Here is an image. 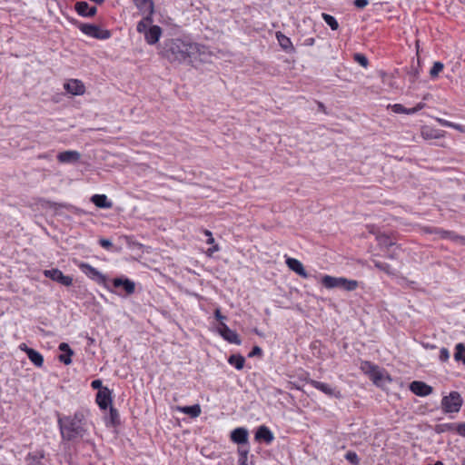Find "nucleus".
<instances>
[{"instance_id": "nucleus-1", "label": "nucleus", "mask_w": 465, "mask_h": 465, "mask_svg": "<svg viewBox=\"0 0 465 465\" xmlns=\"http://www.w3.org/2000/svg\"><path fill=\"white\" fill-rule=\"evenodd\" d=\"M89 411L84 409L76 410L74 414L64 415L59 412L57 416V426L60 431L62 441L77 443L80 441L89 443Z\"/></svg>"}, {"instance_id": "nucleus-2", "label": "nucleus", "mask_w": 465, "mask_h": 465, "mask_svg": "<svg viewBox=\"0 0 465 465\" xmlns=\"http://www.w3.org/2000/svg\"><path fill=\"white\" fill-rule=\"evenodd\" d=\"M202 48L203 46L196 43L175 38L166 40L161 53L170 63L193 65L195 62L202 61Z\"/></svg>"}, {"instance_id": "nucleus-3", "label": "nucleus", "mask_w": 465, "mask_h": 465, "mask_svg": "<svg viewBox=\"0 0 465 465\" xmlns=\"http://www.w3.org/2000/svg\"><path fill=\"white\" fill-rule=\"evenodd\" d=\"M321 282L327 289L340 288L348 292H352L359 286V282L356 280H350L344 277H333L331 275L322 276Z\"/></svg>"}, {"instance_id": "nucleus-4", "label": "nucleus", "mask_w": 465, "mask_h": 465, "mask_svg": "<svg viewBox=\"0 0 465 465\" xmlns=\"http://www.w3.org/2000/svg\"><path fill=\"white\" fill-rule=\"evenodd\" d=\"M74 25L85 35L98 40H106L112 36L110 30L102 29L94 24H86L75 20Z\"/></svg>"}, {"instance_id": "nucleus-5", "label": "nucleus", "mask_w": 465, "mask_h": 465, "mask_svg": "<svg viewBox=\"0 0 465 465\" xmlns=\"http://www.w3.org/2000/svg\"><path fill=\"white\" fill-rule=\"evenodd\" d=\"M463 404L461 395L458 391H450L449 395L441 399V410L445 414L457 413L460 411Z\"/></svg>"}, {"instance_id": "nucleus-6", "label": "nucleus", "mask_w": 465, "mask_h": 465, "mask_svg": "<svg viewBox=\"0 0 465 465\" xmlns=\"http://www.w3.org/2000/svg\"><path fill=\"white\" fill-rule=\"evenodd\" d=\"M78 268L81 270L83 273H84L89 279L93 280L99 285L104 286L107 290H110V286L108 284L107 276L99 272L96 268L93 267L91 264L87 262H80L78 264Z\"/></svg>"}, {"instance_id": "nucleus-7", "label": "nucleus", "mask_w": 465, "mask_h": 465, "mask_svg": "<svg viewBox=\"0 0 465 465\" xmlns=\"http://www.w3.org/2000/svg\"><path fill=\"white\" fill-rule=\"evenodd\" d=\"M112 285L114 289L110 287L109 291L112 292H115L118 295H122V293L118 291L120 289L124 291L125 295H131L135 292L134 282L125 276H120L113 279Z\"/></svg>"}, {"instance_id": "nucleus-8", "label": "nucleus", "mask_w": 465, "mask_h": 465, "mask_svg": "<svg viewBox=\"0 0 465 465\" xmlns=\"http://www.w3.org/2000/svg\"><path fill=\"white\" fill-rule=\"evenodd\" d=\"M303 381H305L308 384H310L313 388L319 390L320 391H322V393H324L325 395H327L329 397L335 398V399L342 398V394L337 387H332L331 385H330L328 383L318 381L316 380H312L309 377L308 373L306 374V377L303 379Z\"/></svg>"}, {"instance_id": "nucleus-9", "label": "nucleus", "mask_w": 465, "mask_h": 465, "mask_svg": "<svg viewBox=\"0 0 465 465\" xmlns=\"http://www.w3.org/2000/svg\"><path fill=\"white\" fill-rule=\"evenodd\" d=\"M44 275L64 286H71L73 284V278L69 275H64L59 269L45 270Z\"/></svg>"}, {"instance_id": "nucleus-10", "label": "nucleus", "mask_w": 465, "mask_h": 465, "mask_svg": "<svg viewBox=\"0 0 465 465\" xmlns=\"http://www.w3.org/2000/svg\"><path fill=\"white\" fill-rule=\"evenodd\" d=\"M217 332L229 343L240 345L242 341L235 331L231 330L224 322H220Z\"/></svg>"}, {"instance_id": "nucleus-11", "label": "nucleus", "mask_w": 465, "mask_h": 465, "mask_svg": "<svg viewBox=\"0 0 465 465\" xmlns=\"http://www.w3.org/2000/svg\"><path fill=\"white\" fill-rule=\"evenodd\" d=\"M95 401L102 411H106L113 406L112 391L109 388H104L101 391H97Z\"/></svg>"}, {"instance_id": "nucleus-12", "label": "nucleus", "mask_w": 465, "mask_h": 465, "mask_svg": "<svg viewBox=\"0 0 465 465\" xmlns=\"http://www.w3.org/2000/svg\"><path fill=\"white\" fill-rule=\"evenodd\" d=\"M230 440L238 445H248L249 431L244 427H238L231 431Z\"/></svg>"}, {"instance_id": "nucleus-13", "label": "nucleus", "mask_w": 465, "mask_h": 465, "mask_svg": "<svg viewBox=\"0 0 465 465\" xmlns=\"http://www.w3.org/2000/svg\"><path fill=\"white\" fill-rule=\"evenodd\" d=\"M410 391L417 396L425 397L430 395L433 389L424 381H414L410 383Z\"/></svg>"}, {"instance_id": "nucleus-14", "label": "nucleus", "mask_w": 465, "mask_h": 465, "mask_svg": "<svg viewBox=\"0 0 465 465\" xmlns=\"http://www.w3.org/2000/svg\"><path fill=\"white\" fill-rule=\"evenodd\" d=\"M74 10L76 13L83 17H93L97 13L95 6H91L85 1H79L74 4Z\"/></svg>"}, {"instance_id": "nucleus-15", "label": "nucleus", "mask_w": 465, "mask_h": 465, "mask_svg": "<svg viewBox=\"0 0 465 465\" xmlns=\"http://www.w3.org/2000/svg\"><path fill=\"white\" fill-rule=\"evenodd\" d=\"M254 438L256 441L264 442L266 444L272 443L274 440L272 432L265 425H261L257 428Z\"/></svg>"}, {"instance_id": "nucleus-16", "label": "nucleus", "mask_w": 465, "mask_h": 465, "mask_svg": "<svg viewBox=\"0 0 465 465\" xmlns=\"http://www.w3.org/2000/svg\"><path fill=\"white\" fill-rule=\"evenodd\" d=\"M285 262L289 269L297 273L299 276L304 279L309 278L310 274L307 272L303 264L299 260L289 257L286 259Z\"/></svg>"}, {"instance_id": "nucleus-17", "label": "nucleus", "mask_w": 465, "mask_h": 465, "mask_svg": "<svg viewBox=\"0 0 465 465\" xmlns=\"http://www.w3.org/2000/svg\"><path fill=\"white\" fill-rule=\"evenodd\" d=\"M162 33L163 30L159 25H151L144 34V39L148 45H155L159 41Z\"/></svg>"}, {"instance_id": "nucleus-18", "label": "nucleus", "mask_w": 465, "mask_h": 465, "mask_svg": "<svg viewBox=\"0 0 465 465\" xmlns=\"http://www.w3.org/2000/svg\"><path fill=\"white\" fill-rule=\"evenodd\" d=\"M64 89L71 94L81 95L84 93L85 87L82 81L77 79H71L64 84Z\"/></svg>"}, {"instance_id": "nucleus-19", "label": "nucleus", "mask_w": 465, "mask_h": 465, "mask_svg": "<svg viewBox=\"0 0 465 465\" xmlns=\"http://www.w3.org/2000/svg\"><path fill=\"white\" fill-rule=\"evenodd\" d=\"M45 458V451L44 450H36L28 452L25 458L26 465H44L43 460Z\"/></svg>"}, {"instance_id": "nucleus-20", "label": "nucleus", "mask_w": 465, "mask_h": 465, "mask_svg": "<svg viewBox=\"0 0 465 465\" xmlns=\"http://www.w3.org/2000/svg\"><path fill=\"white\" fill-rule=\"evenodd\" d=\"M427 232L430 233L437 234L441 239H450L452 241H457L459 239H460V240L464 239L463 237L456 234L452 231H447V230H444V229L439 228V227L429 228V229H427Z\"/></svg>"}, {"instance_id": "nucleus-21", "label": "nucleus", "mask_w": 465, "mask_h": 465, "mask_svg": "<svg viewBox=\"0 0 465 465\" xmlns=\"http://www.w3.org/2000/svg\"><path fill=\"white\" fill-rule=\"evenodd\" d=\"M81 157L77 151H64L57 154V160L63 163H73L79 161Z\"/></svg>"}, {"instance_id": "nucleus-22", "label": "nucleus", "mask_w": 465, "mask_h": 465, "mask_svg": "<svg viewBox=\"0 0 465 465\" xmlns=\"http://www.w3.org/2000/svg\"><path fill=\"white\" fill-rule=\"evenodd\" d=\"M134 5L143 15H153L154 11L153 0H133Z\"/></svg>"}, {"instance_id": "nucleus-23", "label": "nucleus", "mask_w": 465, "mask_h": 465, "mask_svg": "<svg viewBox=\"0 0 465 465\" xmlns=\"http://www.w3.org/2000/svg\"><path fill=\"white\" fill-rule=\"evenodd\" d=\"M91 202L98 208L109 209L113 206L112 202L105 194H94L91 197Z\"/></svg>"}, {"instance_id": "nucleus-24", "label": "nucleus", "mask_w": 465, "mask_h": 465, "mask_svg": "<svg viewBox=\"0 0 465 465\" xmlns=\"http://www.w3.org/2000/svg\"><path fill=\"white\" fill-rule=\"evenodd\" d=\"M276 38L280 46L287 53H293L295 51L291 39L281 32L276 33Z\"/></svg>"}, {"instance_id": "nucleus-25", "label": "nucleus", "mask_w": 465, "mask_h": 465, "mask_svg": "<svg viewBox=\"0 0 465 465\" xmlns=\"http://www.w3.org/2000/svg\"><path fill=\"white\" fill-rule=\"evenodd\" d=\"M458 423H440L436 424L434 427V431L437 434H441L445 432H456L458 434Z\"/></svg>"}, {"instance_id": "nucleus-26", "label": "nucleus", "mask_w": 465, "mask_h": 465, "mask_svg": "<svg viewBox=\"0 0 465 465\" xmlns=\"http://www.w3.org/2000/svg\"><path fill=\"white\" fill-rule=\"evenodd\" d=\"M49 206L55 211H57L59 208H64L67 211H69L74 214H77V215L84 213V212L82 209H80L76 206H74L72 204H69V203H54V202H52V203L49 202Z\"/></svg>"}, {"instance_id": "nucleus-27", "label": "nucleus", "mask_w": 465, "mask_h": 465, "mask_svg": "<svg viewBox=\"0 0 465 465\" xmlns=\"http://www.w3.org/2000/svg\"><path fill=\"white\" fill-rule=\"evenodd\" d=\"M177 410L184 414L189 415L192 418H197L201 414V407L199 404H194L191 406H180L177 407Z\"/></svg>"}, {"instance_id": "nucleus-28", "label": "nucleus", "mask_w": 465, "mask_h": 465, "mask_svg": "<svg viewBox=\"0 0 465 465\" xmlns=\"http://www.w3.org/2000/svg\"><path fill=\"white\" fill-rule=\"evenodd\" d=\"M108 409L109 415L106 418V426L116 427L120 425L121 421L118 411L113 406L109 407Z\"/></svg>"}, {"instance_id": "nucleus-29", "label": "nucleus", "mask_w": 465, "mask_h": 465, "mask_svg": "<svg viewBox=\"0 0 465 465\" xmlns=\"http://www.w3.org/2000/svg\"><path fill=\"white\" fill-rule=\"evenodd\" d=\"M229 364L232 365L236 370L241 371L244 367L245 359L241 354H232L228 358Z\"/></svg>"}, {"instance_id": "nucleus-30", "label": "nucleus", "mask_w": 465, "mask_h": 465, "mask_svg": "<svg viewBox=\"0 0 465 465\" xmlns=\"http://www.w3.org/2000/svg\"><path fill=\"white\" fill-rule=\"evenodd\" d=\"M27 357L30 360V361L36 367L40 368L44 365L43 355L39 351H35V349L28 351Z\"/></svg>"}, {"instance_id": "nucleus-31", "label": "nucleus", "mask_w": 465, "mask_h": 465, "mask_svg": "<svg viewBox=\"0 0 465 465\" xmlns=\"http://www.w3.org/2000/svg\"><path fill=\"white\" fill-rule=\"evenodd\" d=\"M454 360L465 365V345L461 342L455 345Z\"/></svg>"}, {"instance_id": "nucleus-32", "label": "nucleus", "mask_w": 465, "mask_h": 465, "mask_svg": "<svg viewBox=\"0 0 465 465\" xmlns=\"http://www.w3.org/2000/svg\"><path fill=\"white\" fill-rule=\"evenodd\" d=\"M144 18L143 20H141L140 22H138L137 24V26H136V30L138 33L140 34H145V32L148 30V25L150 24H152L153 22V19H152V15H144Z\"/></svg>"}, {"instance_id": "nucleus-33", "label": "nucleus", "mask_w": 465, "mask_h": 465, "mask_svg": "<svg viewBox=\"0 0 465 465\" xmlns=\"http://www.w3.org/2000/svg\"><path fill=\"white\" fill-rule=\"evenodd\" d=\"M205 234L208 236L206 243L211 244L212 246L207 250V254L211 256L213 252H218L220 248L219 245L215 243L214 238L213 237L212 232L210 231L206 230Z\"/></svg>"}, {"instance_id": "nucleus-34", "label": "nucleus", "mask_w": 465, "mask_h": 465, "mask_svg": "<svg viewBox=\"0 0 465 465\" xmlns=\"http://www.w3.org/2000/svg\"><path fill=\"white\" fill-rule=\"evenodd\" d=\"M322 17L323 21L331 27V30H337L339 28V23L333 15L322 13Z\"/></svg>"}, {"instance_id": "nucleus-35", "label": "nucleus", "mask_w": 465, "mask_h": 465, "mask_svg": "<svg viewBox=\"0 0 465 465\" xmlns=\"http://www.w3.org/2000/svg\"><path fill=\"white\" fill-rule=\"evenodd\" d=\"M373 263H374V266L384 272L385 273L389 274V275H394L395 274V272L391 269V266L387 263V262H380V261H373Z\"/></svg>"}, {"instance_id": "nucleus-36", "label": "nucleus", "mask_w": 465, "mask_h": 465, "mask_svg": "<svg viewBox=\"0 0 465 465\" xmlns=\"http://www.w3.org/2000/svg\"><path fill=\"white\" fill-rule=\"evenodd\" d=\"M248 454H249V448H238V464L239 465H248Z\"/></svg>"}, {"instance_id": "nucleus-37", "label": "nucleus", "mask_w": 465, "mask_h": 465, "mask_svg": "<svg viewBox=\"0 0 465 465\" xmlns=\"http://www.w3.org/2000/svg\"><path fill=\"white\" fill-rule=\"evenodd\" d=\"M444 64L441 62H434L432 67L430 70V76L431 79H436L440 73L442 72Z\"/></svg>"}, {"instance_id": "nucleus-38", "label": "nucleus", "mask_w": 465, "mask_h": 465, "mask_svg": "<svg viewBox=\"0 0 465 465\" xmlns=\"http://www.w3.org/2000/svg\"><path fill=\"white\" fill-rule=\"evenodd\" d=\"M377 365H375L374 363L369 361H364L361 362V370L365 373L367 374L368 376L371 375V373H372L375 369H377Z\"/></svg>"}, {"instance_id": "nucleus-39", "label": "nucleus", "mask_w": 465, "mask_h": 465, "mask_svg": "<svg viewBox=\"0 0 465 465\" xmlns=\"http://www.w3.org/2000/svg\"><path fill=\"white\" fill-rule=\"evenodd\" d=\"M344 458L346 460H348L351 464H353V465H359L360 461H361L359 456L353 450H348L345 453Z\"/></svg>"}, {"instance_id": "nucleus-40", "label": "nucleus", "mask_w": 465, "mask_h": 465, "mask_svg": "<svg viewBox=\"0 0 465 465\" xmlns=\"http://www.w3.org/2000/svg\"><path fill=\"white\" fill-rule=\"evenodd\" d=\"M436 121L441 126L450 127V128H453V129L458 130V131H462V125H460L459 124H455V123H452V122H450V121H447V120L441 119V118H436Z\"/></svg>"}, {"instance_id": "nucleus-41", "label": "nucleus", "mask_w": 465, "mask_h": 465, "mask_svg": "<svg viewBox=\"0 0 465 465\" xmlns=\"http://www.w3.org/2000/svg\"><path fill=\"white\" fill-rule=\"evenodd\" d=\"M353 60L364 68H367L369 65V60L363 54L355 53L353 54Z\"/></svg>"}, {"instance_id": "nucleus-42", "label": "nucleus", "mask_w": 465, "mask_h": 465, "mask_svg": "<svg viewBox=\"0 0 465 465\" xmlns=\"http://www.w3.org/2000/svg\"><path fill=\"white\" fill-rule=\"evenodd\" d=\"M369 378L372 381V382L375 385H377V386L380 385L381 381L383 379V374L381 371V370L379 369V366L377 367V369H375V371L372 373H371Z\"/></svg>"}, {"instance_id": "nucleus-43", "label": "nucleus", "mask_w": 465, "mask_h": 465, "mask_svg": "<svg viewBox=\"0 0 465 465\" xmlns=\"http://www.w3.org/2000/svg\"><path fill=\"white\" fill-rule=\"evenodd\" d=\"M379 242L387 248L394 245V242L390 239V237L386 234H381L377 237Z\"/></svg>"}, {"instance_id": "nucleus-44", "label": "nucleus", "mask_w": 465, "mask_h": 465, "mask_svg": "<svg viewBox=\"0 0 465 465\" xmlns=\"http://www.w3.org/2000/svg\"><path fill=\"white\" fill-rule=\"evenodd\" d=\"M409 80L411 83H415L420 75V71L418 68L411 66V70L408 72Z\"/></svg>"}, {"instance_id": "nucleus-45", "label": "nucleus", "mask_w": 465, "mask_h": 465, "mask_svg": "<svg viewBox=\"0 0 465 465\" xmlns=\"http://www.w3.org/2000/svg\"><path fill=\"white\" fill-rule=\"evenodd\" d=\"M73 354H70V352H63L58 356V359L61 362H63L65 365H69L72 363V357Z\"/></svg>"}, {"instance_id": "nucleus-46", "label": "nucleus", "mask_w": 465, "mask_h": 465, "mask_svg": "<svg viewBox=\"0 0 465 465\" xmlns=\"http://www.w3.org/2000/svg\"><path fill=\"white\" fill-rule=\"evenodd\" d=\"M389 107L395 114H406L407 108L401 104H394L392 105H390Z\"/></svg>"}, {"instance_id": "nucleus-47", "label": "nucleus", "mask_w": 465, "mask_h": 465, "mask_svg": "<svg viewBox=\"0 0 465 465\" xmlns=\"http://www.w3.org/2000/svg\"><path fill=\"white\" fill-rule=\"evenodd\" d=\"M439 359L442 362L448 361V360L450 359V351H449V350L447 348L442 347L440 349Z\"/></svg>"}, {"instance_id": "nucleus-48", "label": "nucleus", "mask_w": 465, "mask_h": 465, "mask_svg": "<svg viewBox=\"0 0 465 465\" xmlns=\"http://www.w3.org/2000/svg\"><path fill=\"white\" fill-rule=\"evenodd\" d=\"M98 242L101 247H103L104 249H105L107 251H111L113 248V243L109 239L101 238V239H99Z\"/></svg>"}, {"instance_id": "nucleus-49", "label": "nucleus", "mask_w": 465, "mask_h": 465, "mask_svg": "<svg viewBox=\"0 0 465 465\" xmlns=\"http://www.w3.org/2000/svg\"><path fill=\"white\" fill-rule=\"evenodd\" d=\"M91 387L94 390H97L98 391H101L102 390H104L105 388V387L103 386V381L101 380H99V379L94 380L91 382Z\"/></svg>"}, {"instance_id": "nucleus-50", "label": "nucleus", "mask_w": 465, "mask_h": 465, "mask_svg": "<svg viewBox=\"0 0 465 465\" xmlns=\"http://www.w3.org/2000/svg\"><path fill=\"white\" fill-rule=\"evenodd\" d=\"M262 350L259 346H253L252 351L249 352L248 357L252 358L254 356H262Z\"/></svg>"}, {"instance_id": "nucleus-51", "label": "nucleus", "mask_w": 465, "mask_h": 465, "mask_svg": "<svg viewBox=\"0 0 465 465\" xmlns=\"http://www.w3.org/2000/svg\"><path fill=\"white\" fill-rule=\"evenodd\" d=\"M433 130L431 129H423L421 131V135L425 139H431V138H437L438 136L433 134Z\"/></svg>"}, {"instance_id": "nucleus-52", "label": "nucleus", "mask_w": 465, "mask_h": 465, "mask_svg": "<svg viewBox=\"0 0 465 465\" xmlns=\"http://www.w3.org/2000/svg\"><path fill=\"white\" fill-rule=\"evenodd\" d=\"M59 351L62 352H70V354H74V351L71 349L68 343L61 342L58 346Z\"/></svg>"}, {"instance_id": "nucleus-53", "label": "nucleus", "mask_w": 465, "mask_h": 465, "mask_svg": "<svg viewBox=\"0 0 465 465\" xmlns=\"http://www.w3.org/2000/svg\"><path fill=\"white\" fill-rule=\"evenodd\" d=\"M369 4L368 0H354L353 5L360 9L364 8Z\"/></svg>"}, {"instance_id": "nucleus-54", "label": "nucleus", "mask_w": 465, "mask_h": 465, "mask_svg": "<svg viewBox=\"0 0 465 465\" xmlns=\"http://www.w3.org/2000/svg\"><path fill=\"white\" fill-rule=\"evenodd\" d=\"M214 317L219 322V323L223 322V321L226 320V316L222 314L221 310L219 308H217L214 311Z\"/></svg>"}, {"instance_id": "nucleus-55", "label": "nucleus", "mask_w": 465, "mask_h": 465, "mask_svg": "<svg viewBox=\"0 0 465 465\" xmlns=\"http://www.w3.org/2000/svg\"><path fill=\"white\" fill-rule=\"evenodd\" d=\"M458 434L465 438V421L459 422Z\"/></svg>"}, {"instance_id": "nucleus-56", "label": "nucleus", "mask_w": 465, "mask_h": 465, "mask_svg": "<svg viewBox=\"0 0 465 465\" xmlns=\"http://www.w3.org/2000/svg\"><path fill=\"white\" fill-rule=\"evenodd\" d=\"M19 349H20L22 351L25 352V353H26V355L28 354V351H32V350H33L32 348H29V347H28L25 343H24V342H23V343H21V344L19 345Z\"/></svg>"}, {"instance_id": "nucleus-57", "label": "nucleus", "mask_w": 465, "mask_h": 465, "mask_svg": "<svg viewBox=\"0 0 465 465\" xmlns=\"http://www.w3.org/2000/svg\"><path fill=\"white\" fill-rule=\"evenodd\" d=\"M318 109L322 113L326 114V107L322 102H318Z\"/></svg>"}, {"instance_id": "nucleus-58", "label": "nucleus", "mask_w": 465, "mask_h": 465, "mask_svg": "<svg viewBox=\"0 0 465 465\" xmlns=\"http://www.w3.org/2000/svg\"><path fill=\"white\" fill-rule=\"evenodd\" d=\"M314 42H315L314 38H307V39H305V45H310V46L313 45Z\"/></svg>"}, {"instance_id": "nucleus-59", "label": "nucleus", "mask_w": 465, "mask_h": 465, "mask_svg": "<svg viewBox=\"0 0 465 465\" xmlns=\"http://www.w3.org/2000/svg\"><path fill=\"white\" fill-rule=\"evenodd\" d=\"M416 113H418V112H417V109H415V107L407 108L406 114H414Z\"/></svg>"}, {"instance_id": "nucleus-60", "label": "nucleus", "mask_w": 465, "mask_h": 465, "mask_svg": "<svg viewBox=\"0 0 465 465\" xmlns=\"http://www.w3.org/2000/svg\"><path fill=\"white\" fill-rule=\"evenodd\" d=\"M414 107H415V109H417V112H419V111H420L421 109H423L425 107V104L424 103H419Z\"/></svg>"}, {"instance_id": "nucleus-61", "label": "nucleus", "mask_w": 465, "mask_h": 465, "mask_svg": "<svg viewBox=\"0 0 465 465\" xmlns=\"http://www.w3.org/2000/svg\"><path fill=\"white\" fill-rule=\"evenodd\" d=\"M87 341L89 344H93L94 342V339L89 336L87 337Z\"/></svg>"}, {"instance_id": "nucleus-62", "label": "nucleus", "mask_w": 465, "mask_h": 465, "mask_svg": "<svg viewBox=\"0 0 465 465\" xmlns=\"http://www.w3.org/2000/svg\"><path fill=\"white\" fill-rule=\"evenodd\" d=\"M461 465H465V458L462 460Z\"/></svg>"}, {"instance_id": "nucleus-63", "label": "nucleus", "mask_w": 465, "mask_h": 465, "mask_svg": "<svg viewBox=\"0 0 465 465\" xmlns=\"http://www.w3.org/2000/svg\"><path fill=\"white\" fill-rule=\"evenodd\" d=\"M462 200L465 202V194H463V196H462Z\"/></svg>"}]
</instances>
